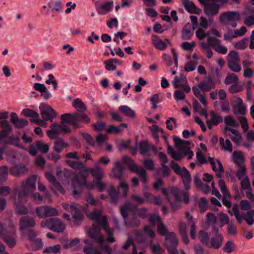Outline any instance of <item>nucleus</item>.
I'll return each mask as SVG.
<instances>
[{
    "label": "nucleus",
    "instance_id": "1",
    "mask_svg": "<svg viewBox=\"0 0 254 254\" xmlns=\"http://www.w3.org/2000/svg\"><path fill=\"white\" fill-rule=\"evenodd\" d=\"M71 186L73 195L75 197H77L81 193L84 186L89 189L96 187L100 191H102L106 189V185L101 180H94L92 183H87L85 179L79 175L74 177L72 181Z\"/></svg>",
    "mask_w": 254,
    "mask_h": 254
},
{
    "label": "nucleus",
    "instance_id": "2",
    "mask_svg": "<svg viewBox=\"0 0 254 254\" xmlns=\"http://www.w3.org/2000/svg\"><path fill=\"white\" fill-rule=\"evenodd\" d=\"M162 192L170 202L172 208L174 210L180 207L182 200H184L186 203L189 202V194L187 191H179L177 189H172L168 194L167 190L163 189Z\"/></svg>",
    "mask_w": 254,
    "mask_h": 254
},
{
    "label": "nucleus",
    "instance_id": "3",
    "mask_svg": "<svg viewBox=\"0 0 254 254\" xmlns=\"http://www.w3.org/2000/svg\"><path fill=\"white\" fill-rule=\"evenodd\" d=\"M102 211L95 210L88 214V217L92 220L98 222L103 227L108 236L107 241L113 243L115 241L113 237V231L109 226L107 217L105 216H102Z\"/></svg>",
    "mask_w": 254,
    "mask_h": 254
},
{
    "label": "nucleus",
    "instance_id": "4",
    "mask_svg": "<svg viewBox=\"0 0 254 254\" xmlns=\"http://www.w3.org/2000/svg\"><path fill=\"white\" fill-rule=\"evenodd\" d=\"M41 227H47L51 230L57 232H63L65 229V225L59 218H53L44 220L41 223Z\"/></svg>",
    "mask_w": 254,
    "mask_h": 254
},
{
    "label": "nucleus",
    "instance_id": "5",
    "mask_svg": "<svg viewBox=\"0 0 254 254\" xmlns=\"http://www.w3.org/2000/svg\"><path fill=\"white\" fill-rule=\"evenodd\" d=\"M232 211L236 217L238 222L241 224L243 219L245 220L249 225H252L254 223V210H250L246 213L240 214L239 207L238 204H235L232 207Z\"/></svg>",
    "mask_w": 254,
    "mask_h": 254
},
{
    "label": "nucleus",
    "instance_id": "6",
    "mask_svg": "<svg viewBox=\"0 0 254 254\" xmlns=\"http://www.w3.org/2000/svg\"><path fill=\"white\" fill-rule=\"evenodd\" d=\"M171 167L176 174L181 177L185 189L187 190H189L190 189L191 178L188 170L185 167L181 168L178 164L176 163L174 161L171 162Z\"/></svg>",
    "mask_w": 254,
    "mask_h": 254
},
{
    "label": "nucleus",
    "instance_id": "7",
    "mask_svg": "<svg viewBox=\"0 0 254 254\" xmlns=\"http://www.w3.org/2000/svg\"><path fill=\"white\" fill-rule=\"evenodd\" d=\"M36 176L33 175L30 177L22 183L21 190H16L15 193H21L22 195L26 197L28 194L36 190Z\"/></svg>",
    "mask_w": 254,
    "mask_h": 254
},
{
    "label": "nucleus",
    "instance_id": "8",
    "mask_svg": "<svg viewBox=\"0 0 254 254\" xmlns=\"http://www.w3.org/2000/svg\"><path fill=\"white\" fill-rule=\"evenodd\" d=\"M13 199L15 203V213L20 215L27 213L28 209L24 205V203L27 201L26 197L22 195L21 193H15Z\"/></svg>",
    "mask_w": 254,
    "mask_h": 254
},
{
    "label": "nucleus",
    "instance_id": "9",
    "mask_svg": "<svg viewBox=\"0 0 254 254\" xmlns=\"http://www.w3.org/2000/svg\"><path fill=\"white\" fill-rule=\"evenodd\" d=\"M228 65L229 68L235 72H240L242 67L240 64V57L237 52L233 51L228 55Z\"/></svg>",
    "mask_w": 254,
    "mask_h": 254
},
{
    "label": "nucleus",
    "instance_id": "10",
    "mask_svg": "<svg viewBox=\"0 0 254 254\" xmlns=\"http://www.w3.org/2000/svg\"><path fill=\"white\" fill-rule=\"evenodd\" d=\"M40 114L44 120L53 122V119L57 116L56 111L50 106L45 103H41L39 106Z\"/></svg>",
    "mask_w": 254,
    "mask_h": 254
},
{
    "label": "nucleus",
    "instance_id": "11",
    "mask_svg": "<svg viewBox=\"0 0 254 254\" xmlns=\"http://www.w3.org/2000/svg\"><path fill=\"white\" fill-rule=\"evenodd\" d=\"M124 160L125 163L128 165L130 170L137 173L141 178V181L143 183L146 184L147 179L145 170L142 167H138L134 161L130 158L125 157Z\"/></svg>",
    "mask_w": 254,
    "mask_h": 254
},
{
    "label": "nucleus",
    "instance_id": "12",
    "mask_svg": "<svg viewBox=\"0 0 254 254\" xmlns=\"http://www.w3.org/2000/svg\"><path fill=\"white\" fill-rule=\"evenodd\" d=\"M149 222L153 227L157 225V232L160 235L166 237L169 233L167 227L164 225L159 216L156 215H151L149 218Z\"/></svg>",
    "mask_w": 254,
    "mask_h": 254
},
{
    "label": "nucleus",
    "instance_id": "13",
    "mask_svg": "<svg viewBox=\"0 0 254 254\" xmlns=\"http://www.w3.org/2000/svg\"><path fill=\"white\" fill-rule=\"evenodd\" d=\"M35 212L37 216L40 218L59 215L58 211L56 208L47 205L37 207L35 209Z\"/></svg>",
    "mask_w": 254,
    "mask_h": 254
},
{
    "label": "nucleus",
    "instance_id": "14",
    "mask_svg": "<svg viewBox=\"0 0 254 254\" xmlns=\"http://www.w3.org/2000/svg\"><path fill=\"white\" fill-rule=\"evenodd\" d=\"M165 245L172 254H179L176 249L178 244V240L174 232H170L166 236Z\"/></svg>",
    "mask_w": 254,
    "mask_h": 254
},
{
    "label": "nucleus",
    "instance_id": "15",
    "mask_svg": "<svg viewBox=\"0 0 254 254\" xmlns=\"http://www.w3.org/2000/svg\"><path fill=\"white\" fill-rule=\"evenodd\" d=\"M172 83L175 88H181L184 89L187 93L190 91V87L188 85L187 78L183 74L175 76Z\"/></svg>",
    "mask_w": 254,
    "mask_h": 254
},
{
    "label": "nucleus",
    "instance_id": "16",
    "mask_svg": "<svg viewBox=\"0 0 254 254\" xmlns=\"http://www.w3.org/2000/svg\"><path fill=\"white\" fill-rule=\"evenodd\" d=\"M224 133L227 137H229L237 145H240L242 142V137L241 133L237 130L230 127H225Z\"/></svg>",
    "mask_w": 254,
    "mask_h": 254
},
{
    "label": "nucleus",
    "instance_id": "17",
    "mask_svg": "<svg viewBox=\"0 0 254 254\" xmlns=\"http://www.w3.org/2000/svg\"><path fill=\"white\" fill-rule=\"evenodd\" d=\"M100 229L99 226L93 224L88 230V236L98 243H101L104 241V238L100 233Z\"/></svg>",
    "mask_w": 254,
    "mask_h": 254
},
{
    "label": "nucleus",
    "instance_id": "18",
    "mask_svg": "<svg viewBox=\"0 0 254 254\" xmlns=\"http://www.w3.org/2000/svg\"><path fill=\"white\" fill-rule=\"evenodd\" d=\"M220 5L210 1L204 7V12L208 17H211L218 14L219 11Z\"/></svg>",
    "mask_w": 254,
    "mask_h": 254
},
{
    "label": "nucleus",
    "instance_id": "19",
    "mask_svg": "<svg viewBox=\"0 0 254 254\" xmlns=\"http://www.w3.org/2000/svg\"><path fill=\"white\" fill-rule=\"evenodd\" d=\"M61 124H67L73 126L75 127H80V125L76 122V114H64L61 115Z\"/></svg>",
    "mask_w": 254,
    "mask_h": 254
},
{
    "label": "nucleus",
    "instance_id": "20",
    "mask_svg": "<svg viewBox=\"0 0 254 254\" xmlns=\"http://www.w3.org/2000/svg\"><path fill=\"white\" fill-rule=\"evenodd\" d=\"M247 32V29L245 26H242L240 29L233 31L231 30H228L227 32L224 34V37L225 40H228L238 37H241L245 34Z\"/></svg>",
    "mask_w": 254,
    "mask_h": 254
},
{
    "label": "nucleus",
    "instance_id": "21",
    "mask_svg": "<svg viewBox=\"0 0 254 254\" xmlns=\"http://www.w3.org/2000/svg\"><path fill=\"white\" fill-rule=\"evenodd\" d=\"M220 19L223 22H226L228 21H238L240 19V15L238 12L229 11L222 13Z\"/></svg>",
    "mask_w": 254,
    "mask_h": 254
},
{
    "label": "nucleus",
    "instance_id": "22",
    "mask_svg": "<svg viewBox=\"0 0 254 254\" xmlns=\"http://www.w3.org/2000/svg\"><path fill=\"white\" fill-rule=\"evenodd\" d=\"M151 41L153 46L156 49L161 51L166 49L167 45L170 44L169 40H163L156 36H153Z\"/></svg>",
    "mask_w": 254,
    "mask_h": 254
},
{
    "label": "nucleus",
    "instance_id": "23",
    "mask_svg": "<svg viewBox=\"0 0 254 254\" xmlns=\"http://www.w3.org/2000/svg\"><path fill=\"white\" fill-rule=\"evenodd\" d=\"M20 230L23 231L29 227L35 225V221L33 218L28 216L22 217L19 221Z\"/></svg>",
    "mask_w": 254,
    "mask_h": 254
},
{
    "label": "nucleus",
    "instance_id": "24",
    "mask_svg": "<svg viewBox=\"0 0 254 254\" xmlns=\"http://www.w3.org/2000/svg\"><path fill=\"white\" fill-rule=\"evenodd\" d=\"M235 105L234 106V112L235 114H240L245 115L246 111V108L243 104L242 99L236 97L234 101Z\"/></svg>",
    "mask_w": 254,
    "mask_h": 254
},
{
    "label": "nucleus",
    "instance_id": "25",
    "mask_svg": "<svg viewBox=\"0 0 254 254\" xmlns=\"http://www.w3.org/2000/svg\"><path fill=\"white\" fill-rule=\"evenodd\" d=\"M208 160L212 165L213 170L216 173V176L218 178H221L224 173V169L222 165L219 160L215 161L213 158L209 157Z\"/></svg>",
    "mask_w": 254,
    "mask_h": 254
},
{
    "label": "nucleus",
    "instance_id": "26",
    "mask_svg": "<svg viewBox=\"0 0 254 254\" xmlns=\"http://www.w3.org/2000/svg\"><path fill=\"white\" fill-rule=\"evenodd\" d=\"M10 121L14 126L19 128H22L28 125V122L23 119L18 118L15 113H12L10 114Z\"/></svg>",
    "mask_w": 254,
    "mask_h": 254
},
{
    "label": "nucleus",
    "instance_id": "27",
    "mask_svg": "<svg viewBox=\"0 0 254 254\" xmlns=\"http://www.w3.org/2000/svg\"><path fill=\"white\" fill-rule=\"evenodd\" d=\"M51 129L47 130L46 132L48 136L52 139H55L58 134L61 133V125L53 123L50 126Z\"/></svg>",
    "mask_w": 254,
    "mask_h": 254
},
{
    "label": "nucleus",
    "instance_id": "28",
    "mask_svg": "<svg viewBox=\"0 0 254 254\" xmlns=\"http://www.w3.org/2000/svg\"><path fill=\"white\" fill-rule=\"evenodd\" d=\"M176 147L183 153L190 149V144L188 141L183 140L179 138H174Z\"/></svg>",
    "mask_w": 254,
    "mask_h": 254
},
{
    "label": "nucleus",
    "instance_id": "29",
    "mask_svg": "<svg viewBox=\"0 0 254 254\" xmlns=\"http://www.w3.org/2000/svg\"><path fill=\"white\" fill-rule=\"evenodd\" d=\"M182 3L186 10L189 12L199 14L201 11L200 9L196 7L194 3L190 0H183Z\"/></svg>",
    "mask_w": 254,
    "mask_h": 254
},
{
    "label": "nucleus",
    "instance_id": "30",
    "mask_svg": "<svg viewBox=\"0 0 254 254\" xmlns=\"http://www.w3.org/2000/svg\"><path fill=\"white\" fill-rule=\"evenodd\" d=\"M70 212L72 213V217L76 221H80L82 219V215L80 210L82 209V207L78 205L73 203L70 204Z\"/></svg>",
    "mask_w": 254,
    "mask_h": 254
},
{
    "label": "nucleus",
    "instance_id": "31",
    "mask_svg": "<svg viewBox=\"0 0 254 254\" xmlns=\"http://www.w3.org/2000/svg\"><path fill=\"white\" fill-rule=\"evenodd\" d=\"M27 170L25 166L22 164L15 165L9 170L11 175L14 177H19L26 172Z\"/></svg>",
    "mask_w": 254,
    "mask_h": 254
},
{
    "label": "nucleus",
    "instance_id": "32",
    "mask_svg": "<svg viewBox=\"0 0 254 254\" xmlns=\"http://www.w3.org/2000/svg\"><path fill=\"white\" fill-rule=\"evenodd\" d=\"M94 169L89 168L86 169V170L89 172L92 177L94 178L96 180H102V179L104 176V173L103 171L98 166V165L97 163H95Z\"/></svg>",
    "mask_w": 254,
    "mask_h": 254
},
{
    "label": "nucleus",
    "instance_id": "33",
    "mask_svg": "<svg viewBox=\"0 0 254 254\" xmlns=\"http://www.w3.org/2000/svg\"><path fill=\"white\" fill-rule=\"evenodd\" d=\"M192 90L195 96H196L199 99L200 102L203 105L206 106L207 102L205 97V94L201 93V90L199 88V84H198L197 86H193Z\"/></svg>",
    "mask_w": 254,
    "mask_h": 254
},
{
    "label": "nucleus",
    "instance_id": "34",
    "mask_svg": "<svg viewBox=\"0 0 254 254\" xmlns=\"http://www.w3.org/2000/svg\"><path fill=\"white\" fill-rule=\"evenodd\" d=\"M211 118L210 120L207 122L208 127L209 128H211V127L214 125H217L222 121V118L219 115L217 114L214 111L210 112Z\"/></svg>",
    "mask_w": 254,
    "mask_h": 254
},
{
    "label": "nucleus",
    "instance_id": "35",
    "mask_svg": "<svg viewBox=\"0 0 254 254\" xmlns=\"http://www.w3.org/2000/svg\"><path fill=\"white\" fill-rule=\"evenodd\" d=\"M105 68L108 70H115L117 65H120L122 62L117 59H110L104 62Z\"/></svg>",
    "mask_w": 254,
    "mask_h": 254
},
{
    "label": "nucleus",
    "instance_id": "36",
    "mask_svg": "<svg viewBox=\"0 0 254 254\" xmlns=\"http://www.w3.org/2000/svg\"><path fill=\"white\" fill-rule=\"evenodd\" d=\"M2 233H0V236L2 238L6 236H12L15 234L16 232V227L15 226L11 224L7 226L4 227L2 226Z\"/></svg>",
    "mask_w": 254,
    "mask_h": 254
},
{
    "label": "nucleus",
    "instance_id": "37",
    "mask_svg": "<svg viewBox=\"0 0 254 254\" xmlns=\"http://www.w3.org/2000/svg\"><path fill=\"white\" fill-rule=\"evenodd\" d=\"M232 159L233 162L237 165L238 166L245 165V158L240 151H235L233 153Z\"/></svg>",
    "mask_w": 254,
    "mask_h": 254
},
{
    "label": "nucleus",
    "instance_id": "38",
    "mask_svg": "<svg viewBox=\"0 0 254 254\" xmlns=\"http://www.w3.org/2000/svg\"><path fill=\"white\" fill-rule=\"evenodd\" d=\"M198 84L199 88L203 92L209 91L214 88V83L211 78H209L207 81H202Z\"/></svg>",
    "mask_w": 254,
    "mask_h": 254
},
{
    "label": "nucleus",
    "instance_id": "39",
    "mask_svg": "<svg viewBox=\"0 0 254 254\" xmlns=\"http://www.w3.org/2000/svg\"><path fill=\"white\" fill-rule=\"evenodd\" d=\"M68 145L64 140L58 139L54 143V150L55 152H61L64 149L67 147Z\"/></svg>",
    "mask_w": 254,
    "mask_h": 254
},
{
    "label": "nucleus",
    "instance_id": "40",
    "mask_svg": "<svg viewBox=\"0 0 254 254\" xmlns=\"http://www.w3.org/2000/svg\"><path fill=\"white\" fill-rule=\"evenodd\" d=\"M219 144L222 150L229 152L232 151V144L229 139H226L225 140L223 138L220 137L219 138Z\"/></svg>",
    "mask_w": 254,
    "mask_h": 254
},
{
    "label": "nucleus",
    "instance_id": "41",
    "mask_svg": "<svg viewBox=\"0 0 254 254\" xmlns=\"http://www.w3.org/2000/svg\"><path fill=\"white\" fill-rule=\"evenodd\" d=\"M193 34V28L190 24H187L184 27L182 31V37L185 40H188L191 38Z\"/></svg>",
    "mask_w": 254,
    "mask_h": 254
},
{
    "label": "nucleus",
    "instance_id": "42",
    "mask_svg": "<svg viewBox=\"0 0 254 254\" xmlns=\"http://www.w3.org/2000/svg\"><path fill=\"white\" fill-rule=\"evenodd\" d=\"M216 234L215 237L211 238L210 243L212 247L218 249L222 246L223 237L218 233Z\"/></svg>",
    "mask_w": 254,
    "mask_h": 254
},
{
    "label": "nucleus",
    "instance_id": "43",
    "mask_svg": "<svg viewBox=\"0 0 254 254\" xmlns=\"http://www.w3.org/2000/svg\"><path fill=\"white\" fill-rule=\"evenodd\" d=\"M72 106L80 112H84L87 110L86 106L79 98L75 99L73 101Z\"/></svg>",
    "mask_w": 254,
    "mask_h": 254
},
{
    "label": "nucleus",
    "instance_id": "44",
    "mask_svg": "<svg viewBox=\"0 0 254 254\" xmlns=\"http://www.w3.org/2000/svg\"><path fill=\"white\" fill-rule=\"evenodd\" d=\"M206 218L208 222L212 225L213 230L216 233H218L219 230L216 227L217 225V218L215 215L211 213H208L206 215Z\"/></svg>",
    "mask_w": 254,
    "mask_h": 254
},
{
    "label": "nucleus",
    "instance_id": "45",
    "mask_svg": "<svg viewBox=\"0 0 254 254\" xmlns=\"http://www.w3.org/2000/svg\"><path fill=\"white\" fill-rule=\"evenodd\" d=\"M61 246L60 244L50 246L46 248L43 253L46 254H57L61 252Z\"/></svg>",
    "mask_w": 254,
    "mask_h": 254
},
{
    "label": "nucleus",
    "instance_id": "46",
    "mask_svg": "<svg viewBox=\"0 0 254 254\" xmlns=\"http://www.w3.org/2000/svg\"><path fill=\"white\" fill-rule=\"evenodd\" d=\"M115 167L112 168V171L116 178L121 179L123 174V165L119 162H115Z\"/></svg>",
    "mask_w": 254,
    "mask_h": 254
},
{
    "label": "nucleus",
    "instance_id": "47",
    "mask_svg": "<svg viewBox=\"0 0 254 254\" xmlns=\"http://www.w3.org/2000/svg\"><path fill=\"white\" fill-rule=\"evenodd\" d=\"M107 191L112 202L116 203L119 196V191L116 190L112 185L108 189Z\"/></svg>",
    "mask_w": 254,
    "mask_h": 254
},
{
    "label": "nucleus",
    "instance_id": "48",
    "mask_svg": "<svg viewBox=\"0 0 254 254\" xmlns=\"http://www.w3.org/2000/svg\"><path fill=\"white\" fill-rule=\"evenodd\" d=\"M119 110L126 116L131 118L135 116L134 111L127 106H121L119 107Z\"/></svg>",
    "mask_w": 254,
    "mask_h": 254
},
{
    "label": "nucleus",
    "instance_id": "49",
    "mask_svg": "<svg viewBox=\"0 0 254 254\" xmlns=\"http://www.w3.org/2000/svg\"><path fill=\"white\" fill-rule=\"evenodd\" d=\"M35 146L37 148L43 153H47L49 149V145L42 141L37 140L35 142Z\"/></svg>",
    "mask_w": 254,
    "mask_h": 254
},
{
    "label": "nucleus",
    "instance_id": "50",
    "mask_svg": "<svg viewBox=\"0 0 254 254\" xmlns=\"http://www.w3.org/2000/svg\"><path fill=\"white\" fill-rule=\"evenodd\" d=\"M167 146L168 153L173 158L176 160H179L182 158L183 156V153L181 154L180 153L176 152L174 149L168 144H167Z\"/></svg>",
    "mask_w": 254,
    "mask_h": 254
},
{
    "label": "nucleus",
    "instance_id": "51",
    "mask_svg": "<svg viewBox=\"0 0 254 254\" xmlns=\"http://www.w3.org/2000/svg\"><path fill=\"white\" fill-rule=\"evenodd\" d=\"M21 114L25 117H31L32 119H36L39 117V114L30 109H25L22 111Z\"/></svg>",
    "mask_w": 254,
    "mask_h": 254
},
{
    "label": "nucleus",
    "instance_id": "52",
    "mask_svg": "<svg viewBox=\"0 0 254 254\" xmlns=\"http://www.w3.org/2000/svg\"><path fill=\"white\" fill-rule=\"evenodd\" d=\"M239 169L236 173V176L238 179L241 180L247 177L246 174V168L245 165L238 166Z\"/></svg>",
    "mask_w": 254,
    "mask_h": 254
},
{
    "label": "nucleus",
    "instance_id": "53",
    "mask_svg": "<svg viewBox=\"0 0 254 254\" xmlns=\"http://www.w3.org/2000/svg\"><path fill=\"white\" fill-rule=\"evenodd\" d=\"M238 76L233 73L228 74L226 76L224 83L226 84H235L238 82Z\"/></svg>",
    "mask_w": 254,
    "mask_h": 254
},
{
    "label": "nucleus",
    "instance_id": "54",
    "mask_svg": "<svg viewBox=\"0 0 254 254\" xmlns=\"http://www.w3.org/2000/svg\"><path fill=\"white\" fill-rule=\"evenodd\" d=\"M218 219L220 221L219 224V227H222L224 225L229 224V218L228 216L224 213H220L218 214Z\"/></svg>",
    "mask_w": 254,
    "mask_h": 254
},
{
    "label": "nucleus",
    "instance_id": "55",
    "mask_svg": "<svg viewBox=\"0 0 254 254\" xmlns=\"http://www.w3.org/2000/svg\"><path fill=\"white\" fill-rule=\"evenodd\" d=\"M236 249L235 245L234 243L231 241H228L223 248V250L227 253H231L233 252Z\"/></svg>",
    "mask_w": 254,
    "mask_h": 254
},
{
    "label": "nucleus",
    "instance_id": "56",
    "mask_svg": "<svg viewBox=\"0 0 254 254\" xmlns=\"http://www.w3.org/2000/svg\"><path fill=\"white\" fill-rule=\"evenodd\" d=\"M90 122V119L85 114H76V122L79 124V122H83L88 124Z\"/></svg>",
    "mask_w": 254,
    "mask_h": 254
},
{
    "label": "nucleus",
    "instance_id": "57",
    "mask_svg": "<svg viewBox=\"0 0 254 254\" xmlns=\"http://www.w3.org/2000/svg\"><path fill=\"white\" fill-rule=\"evenodd\" d=\"M149 146L147 142L141 141L138 144V150L140 154H145L149 149Z\"/></svg>",
    "mask_w": 254,
    "mask_h": 254
},
{
    "label": "nucleus",
    "instance_id": "58",
    "mask_svg": "<svg viewBox=\"0 0 254 254\" xmlns=\"http://www.w3.org/2000/svg\"><path fill=\"white\" fill-rule=\"evenodd\" d=\"M186 91L184 90H176L174 92V97L176 101L183 100L186 98Z\"/></svg>",
    "mask_w": 254,
    "mask_h": 254
},
{
    "label": "nucleus",
    "instance_id": "59",
    "mask_svg": "<svg viewBox=\"0 0 254 254\" xmlns=\"http://www.w3.org/2000/svg\"><path fill=\"white\" fill-rule=\"evenodd\" d=\"M112 7L113 2H107L102 5L101 9L98 11V13L100 14H105L107 12L111 10Z\"/></svg>",
    "mask_w": 254,
    "mask_h": 254
},
{
    "label": "nucleus",
    "instance_id": "60",
    "mask_svg": "<svg viewBox=\"0 0 254 254\" xmlns=\"http://www.w3.org/2000/svg\"><path fill=\"white\" fill-rule=\"evenodd\" d=\"M19 142L20 138H19V137L14 135H12L8 137L7 140H6V141H5V143L6 144H10L16 146H19Z\"/></svg>",
    "mask_w": 254,
    "mask_h": 254
},
{
    "label": "nucleus",
    "instance_id": "61",
    "mask_svg": "<svg viewBox=\"0 0 254 254\" xmlns=\"http://www.w3.org/2000/svg\"><path fill=\"white\" fill-rule=\"evenodd\" d=\"M196 37L200 40L205 39L208 36L210 33L206 32L203 28H198L195 32Z\"/></svg>",
    "mask_w": 254,
    "mask_h": 254
},
{
    "label": "nucleus",
    "instance_id": "62",
    "mask_svg": "<svg viewBox=\"0 0 254 254\" xmlns=\"http://www.w3.org/2000/svg\"><path fill=\"white\" fill-rule=\"evenodd\" d=\"M166 124L167 128L170 130H173L177 127V121L176 119L174 118H169V119L166 121Z\"/></svg>",
    "mask_w": 254,
    "mask_h": 254
},
{
    "label": "nucleus",
    "instance_id": "63",
    "mask_svg": "<svg viewBox=\"0 0 254 254\" xmlns=\"http://www.w3.org/2000/svg\"><path fill=\"white\" fill-rule=\"evenodd\" d=\"M207 42L210 46L214 49V50L215 48H216V47H218L220 44H221V42L219 39L213 37H209L207 39Z\"/></svg>",
    "mask_w": 254,
    "mask_h": 254
},
{
    "label": "nucleus",
    "instance_id": "64",
    "mask_svg": "<svg viewBox=\"0 0 254 254\" xmlns=\"http://www.w3.org/2000/svg\"><path fill=\"white\" fill-rule=\"evenodd\" d=\"M244 23L248 27L254 25V15H247L246 16Z\"/></svg>",
    "mask_w": 254,
    "mask_h": 254
}]
</instances>
